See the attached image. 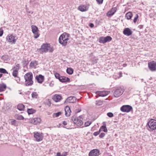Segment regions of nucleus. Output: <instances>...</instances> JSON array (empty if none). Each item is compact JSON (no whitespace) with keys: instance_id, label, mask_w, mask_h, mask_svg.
<instances>
[{"instance_id":"25","label":"nucleus","mask_w":156,"mask_h":156,"mask_svg":"<svg viewBox=\"0 0 156 156\" xmlns=\"http://www.w3.org/2000/svg\"><path fill=\"white\" fill-rule=\"evenodd\" d=\"M24 108V106L22 104H19L17 105V108L20 111L23 110Z\"/></svg>"},{"instance_id":"36","label":"nucleus","mask_w":156,"mask_h":156,"mask_svg":"<svg viewBox=\"0 0 156 156\" xmlns=\"http://www.w3.org/2000/svg\"><path fill=\"white\" fill-rule=\"evenodd\" d=\"M103 104L102 101L101 100L96 101V105H97L100 106L102 105Z\"/></svg>"},{"instance_id":"19","label":"nucleus","mask_w":156,"mask_h":156,"mask_svg":"<svg viewBox=\"0 0 156 156\" xmlns=\"http://www.w3.org/2000/svg\"><path fill=\"white\" fill-rule=\"evenodd\" d=\"M117 10V8L116 7L112 8L107 13V15L108 16H111L114 15Z\"/></svg>"},{"instance_id":"5","label":"nucleus","mask_w":156,"mask_h":156,"mask_svg":"<svg viewBox=\"0 0 156 156\" xmlns=\"http://www.w3.org/2000/svg\"><path fill=\"white\" fill-rule=\"evenodd\" d=\"M148 126V130L150 131H152L156 129V120L151 119L147 122V126Z\"/></svg>"},{"instance_id":"49","label":"nucleus","mask_w":156,"mask_h":156,"mask_svg":"<svg viewBox=\"0 0 156 156\" xmlns=\"http://www.w3.org/2000/svg\"><path fill=\"white\" fill-rule=\"evenodd\" d=\"M89 26L91 28H92L94 26V24L92 23H90L89 24Z\"/></svg>"},{"instance_id":"3","label":"nucleus","mask_w":156,"mask_h":156,"mask_svg":"<svg viewBox=\"0 0 156 156\" xmlns=\"http://www.w3.org/2000/svg\"><path fill=\"white\" fill-rule=\"evenodd\" d=\"M69 34L66 32L61 35L59 38V42L62 46H66L67 44V41L69 39Z\"/></svg>"},{"instance_id":"40","label":"nucleus","mask_w":156,"mask_h":156,"mask_svg":"<svg viewBox=\"0 0 156 156\" xmlns=\"http://www.w3.org/2000/svg\"><path fill=\"white\" fill-rule=\"evenodd\" d=\"M100 132L101 129H100L98 131L94 132L93 133V135L94 136H96L98 135L100 133Z\"/></svg>"},{"instance_id":"57","label":"nucleus","mask_w":156,"mask_h":156,"mask_svg":"<svg viewBox=\"0 0 156 156\" xmlns=\"http://www.w3.org/2000/svg\"><path fill=\"white\" fill-rule=\"evenodd\" d=\"M3 74H0V78L2 76Z\"/></svg>"},{"instance_id":"58","label":"nucleus","mask_w":156,"mask_h":156,"mask_svg":"<svg viewBox=\"0 0 156 156\" xmlns=\"http://www.w3.org/2000/svg\"><path fill=\"white\" fill-rule=\"evenodd\" d=\"M53 84H51V83H50V86L51 87H52L53 86Z\"/></svg>"},{"instance_id":"11","label":"nucleus","mask_w":156,"mask_h":156,"mask_svg":"<svg viewBox=\"0 0 156 156\" xmlns=\"http://www.w3.org/2000/svg\"><path fill=\"white\" fill-rule=\"evenodd\" d=\"M15 37L12 34L8 35L6 37V39L8 42L15 44L16 42V39H15Z\"/></svg>"},{"instance_id":"51","label":"nucleus","mask_w":156,"mask_h":156,"mask_svg":"<svg viewBox=\"0 0 156 156\" xmlns=\"http://www.w3.org/2000/svg\"><path fill=\"white\" fill-rule=\"evenodd\" d=\"M62 124L64 125H67V122L66 121H63L62 122Z\"/></svg>"},{"instance_id":"16","label":"nucleus","mask_w":156,"mask_h":156,"mask_svg":"<svg viewBox=\"0 0 156 156\" xmlns=\"http://www.w3.org/2000/svg\"><path fill=\"white\" fill-rule=\"evenodd\" d=\"M41 121V119L39 118H35L31 120V122L34 125H37Z\"/></svg>"},{"instance_id":"8","label":"nucleus","mask_w":156,"mask_h":156,"mask_svg":"<svg viewBox=\"0 0 156 156\" xmlns=\"http://www.w3.org/2000/svg\"><path fill=\"white\" fill-rule=\"evenodd\" d=\"M32 31L34 34V37L35 38H37L39 37L40 34L38 33L39 30L38 27L34 25H32L31 26Z\"/></svg>"},{"instance_id":"60","label":"nucleus","mask_w":156,"mask_h":156,"mask_svg":"<svg viewBox=\"0 0 156 156\" xmlns=\"http://www.w3.org/2000/svg\"><path fill=\"white\" fill-rule=\"evenodd\" d=\"M64 128H66L64 126H63Z\"/></svg>"},{"instance_id":"21","label":"nucleus","mask_w":156,"mask_h":156,"mask_svg":"<svg viewBox=\"0 0 156 156\" xmlns=\"http://www.w3.org/2000/svg\"><path fill=\"white\" fill-rule=\"evenodd\" d=\"M65 110L66 116H69L70 115V112H71L69 107L68 106H66L65 108Z\"/></svg>"},{"instance_id":"26","label":"nucleus","mask_w":156,"mask_h":156,"mask_svg":"<svg viewBox=\"0 0 156 156\" xmlns=\"http://www.w3.org/2000/svg\"><path fill=\"white\" fill-rule=\"evenodd\" d=\"M133 16L132 13L131 12H127L126 15V17L128 20L130 19Z\"/></svg>"},{"instance_id":"37","label":"nucleus","mask_w":156,"mask_h":156,"mask_svg":"<svg viewBox=\"0 0 156 156\" xmlns=\"http://www.w3.org/2000/svg\"><path fill=\"white\" fill-rule=\"evenodd\" d=\"M54 75L56 79H58L59 80V79H60V77H61V76H60V74L57 73H54Z\"/></svg>"},{"instance_id":"12","label":"nucleus","mask_w":156,"mask_h":156,"mask_svg":"<svg viewBox=\"0 0 156 156\" xmlns=\"http://www.w3.org/2000/svg\"><path fill=\"white\" fill-rule=\"evenodd\" d=\"M99 155V150L97 149H95L91 150L90 152L89 156H98Z\"/></svg>"},{"instance_id":"46","label":"nucleus","mask_w":156,"mask_h":156,"mask_svg":"<svg viewBox=\"0 0 156 156\" xmlns=\"http://www.w3.org/2000/svg\"><path fill=\"white\" fill-rule=\"evenodd\" d=\"M98 3L99 4H101L102 3L103 0H96Z\"/></svg>"},{"instance_id":"2","label":"nucleus","mask_w":156,"mask_h":156,"mask_svg":"<svg viewBox=\"0 0 156 156\" xmlns=\"http://www.w3.org/2000/svg\"><path fill=\"white\" fill-rule=\"evenodd\" d=\"M25 80V84L26 86H31L33 84V75L32 73H26L24 76Z\"/></svg>"},{"instance_id":"53","label":"nucleus","mask_w":156,"mask_h":156,"mask_svg":"<svg viewBox=\"0 0 156 156\" xmlns=\"http://www.w3.org/2000/svg\"><path fill=\"white\" fill-rule=\"evenodd\" d=\"M67 155V152H65L64 154H63L62 155V156H66Z\"/></svg>"},{"instance_id":"27","label":"nucleus","mask_w":156,"mask_h":156,"mask_svg":"<svg viewBox=\"0 0 156 156\" xmlns=\"http://www.w3.org/2000/svg\"><path fill=\"white\" fill-rule=\"evenodd\" d=\"M15 119L18 120H21L24 119V117L22 115L18 114L15 115Z\"/></svg>"},{"instance_id":"1","label":"nucleus","mask_w":156,"mask_h":156,"mask_svg":"<svg viewBox=\"0 0 156 156\" xmlns=\"http://www.w3.org/2000/svg\"><path fill=\"white\" fill-rule=\"evenodd\" d=\"M37 50L41 54H43L44 53H46L48 51L50 53L54 51V48L50 46V44L44 43Z\"/></svg>"},{"instance_id":"54","label":"nucleus","mask_w":156,"mask_h":156,"mask_svg":"<svg viewBox=\"0 0 156 156\" xmlns=\"http://www.w3.org/2000/svg\"><path fill=\"white\" fill-rule=\"evenodd\" d=\"M15 67H16L17 68H18L19 69V67H20V65L19 64H18L16 65V66Z\"/></svg>"},{"instance_id":"14","label":"nucleus","mask_w":156,"mask_h":156,"mask_svg":"<svg viewBox=\"0 0 156 156\" xmlns=\"http://www.w3.org/2000/svg\"><path fill=\"white\" fill-rule=\"evenodd\" d=\"M132 32H133L131 30L128 28H125L123 31V34L128 36L131 35L132 34Z\"/></svg>"},{"instance_id":"28","label":"nucleus","mask_w":156,"mask_h":156,"mask_svg":"<svg viewBox=\"0 0 156 156\" xmlns=\"http://www.w3.org/2000/svg\"><path fill=\"white\" fill-rule=\"evenodd\" d=\"M36 112V110L33 108L28 109H27V112L28 114H33L35 113Z\"/></svg>"},{"instance_id":"39","label":"nucleus","mask_w":156,"mask_h":156,"mask_svg":"<svg viewBox=\"0 0 156 156\" xmlns=\"http://www.w3.org/2000/svg\"><path fill=\"white\" fill-rule=\"evenodd\" d=\"M107 116L109 117H112L114 116L112 112H108L107 113Z\"/></svg>"},{"instance_id":"55","label":"nucleus","mask_w":156,"mask_h":156,"mask_svg":"<svg viewBox=\"0 0 156 156\" xmlns=\"http://www.w3.org/2000/svg\"><path fill=\"white\" fill-rule=\"evenodd\" d=\"M139 27L140 28V29H142L143 28V25H140V26H139Z\"/></svg>"},{"instance_id":"23","label":"nucleus","mask_w":156,"mask_h":156,"mask_svg":"<svg viewBox=\"0 0 156 156\" xmlns=\"http://www.w3.org/2000/svg\"><path fill=\"white\" fill-rule=\"evenodd\" d=\"M7 87L6 85L4 83L0 84V92L4 91Z\"/></svg>"},{"instance_id":"10","label":"nucleus","mask_w":156,"mask_h":156,"mask_svg":"<svg viewBox=\"0 0 156 156\" xmlns=\"http://www.w3.org/2000/svg\"><path fill=\"white\" fill-rule=\"evenodd\" d=\"M132 109V107L129 105L122 106L120 108L121 110L123 112H129Z\"/></svg>"},{"instance_id":"52","label":"nucleus","mask_w":156,"mask_h":156,"mask_svg":"<svg viewBox=\"0 0 156 156\" xmlns=\"http://www.w3.org/2000/svg\"><path fill=\"white\" fill-rule=\"evenodd\" d=\"M56 156H61V153L60 152H57V153Z\"/></svg>"},{"instance_id":"15","label":"nucleus","mask_w":156,"mask_h":156,"mask_svg":"<svg viewBox=\"0 0 156 156\" xmlns=\"http://www.w3.org/2000/svg\"><path fill=\"white\" fill-rule=\"evenodd\" d=\"M36 79L38 83H41L44 80V76L40 74L38 76H36Z\"/></svg>"},{"instance_id":"50","label":"nucleus","mask_w":156,"mask_h":156,"mask_svg":"<svg viewBox=\"0 0 156 156\" xmlns=\"http://www.w3.org/2000/svg\"><path fill=\"white\" fill-rule=\"evenodd\" d=\"M3 33V30L0 31V37L2 36Z\"/></svg>"},{"instance_id":"32","label":"nucleus","mask_w":156,"mask_h":156,"mask_svg":"<svg viewBox=\"0 0 156 156\" xmlns=\"http://www.w3.org/2000/svg\"><path fill=\"white\" fill-rule=\"evenodd\" d=\"M105 39L106 42H109L112 40V38L110 36H107L105 37Z\"/></svg>"},{"instance_id":"42","label":"nucleus","mask_w":156,"mask_h":156,"mask_svg":"<svg viewBox=\"0 0 156 156\" xmlns=\"http://www.w3.org/2000/svg\"><path fill=\"white\" fill-rule=\"evenodd\" d=\"M138 18V15L137 14H136L135 17H134L133 20V22L134 23H136Z\"/></svg>"},{"instance_id":"47","label":"nucleus","mask_w":156,"mask_h":156,"mask_svg":"<svg viewBox=\"0 0 156 156\" xmlns=\"http://www.w3.org/2000/svg\"><path fill=\"white\" fill-rule=\"evenodd\" d=\"M72 99H73L72 101H69V103H74V102H76V98L75 97V98H73Z\"/></svg>"},{"instance_id":"35","label":"nucleus","mask_w":156,"mask_h":156,"mask_svg":"<svg viewBox=\"0 0 156 156\" xmlns=\"http://www.w3.org/2000/svg\"><path fill=\"white\" fill-rule=\"evenodd\" d=\"M62 114L61 112H59L57 113H54L53 114V116L54 117H57L61 115Z\"/></svg>"},{"instance_id":"13","label":"nucleus","mask_w":156,"mask_h":156,"mask_svg":"<svg viewBox=\"0 0 156 156\" xmlns=\"http://www.w3.org/2000/svg\"><path fill=\"white\" fill-rule=\"evenodd\" d=\"M109 93V92L107 91H97L96 92V94L99 96L105 97L108 95Z\"/></svg>"},{"instance_id":"43","label":"nucleus","mask_w":156,"mask_h":156,"mask_svg":"<svg viewBox=\"0 0 156 156\" xmlns=\"http://www.w3.org/2000/svg\"><path fill=\"white\" fill-rule=\"evenodd\" d=\"M16 120H13L11 122V125L15 126H16Z\"/></svg>"},{"instance_id":"44","label":"nucleus","mask_w":156,"mask_h":156,"mask_svg":"<svg viewBox=\"0 0 156 156\" xmlns=\"http://www.w3.org/2000/svg\"><path fill=\"white\" fill-rule=\"evenodd\" d=\"M23 65L25 66H26L28 63V60H25L23 61Z\"/></svg>"},{"instance_id":"6","label":"nucleus","mask_w":156,"mask_h":156,"mask_svg":"<svg viewBox=\"0 0 156 156\" xmlns=\"http://www.w3.org/2000/svg\"><path fill=\"white\" fill-rule=\"evenodd\" d=\"M124 90L123 88L119 87L116 89L114 92V97L118 98L124 92Z\"/></svg>"},{"instance_id":"56","label":"nucleus","mask_w":156,"mask_h":156,"mask_svg":"<svg viewBox=\"0 0 156 156\" xmlns=\"http://www.w3.org/2000/svg\"><path fill=\"white\" fill-rule=\"evenodd\" d=\"M127 66V64H123V66L124 67H125Z\"/></svg>"},{"instance_id":"48","label":"nucleus","mask_w":156,"mask_h":156,"mask_svg":"<svg viewBox=\"0 0 156 156\" xmlns=\"http://www.w3.org/2000/svg\"><path fill=\"white\" fill-rule=\"evenodd\" d=\"M81 111V109L80 108H78L77 109L75 110V112L76 113H77L80 112Z\"/></svg>"},{"instance_id":"38","label":"nucleus","mask_w":156,"mask_h":156,"mask_svg":"<svg viewBox=\"0 0 156 156\" xmlns=\"http://www.w3.org/2000/svg\"><path fill=\"white\" fill-rule=\"evenodd\" d=\"M75 98V97L74 96H70L68 98H67L66 100H67V101L69 102V101H72L73 99L72 98Z\"/></svg>"},{"instance_id":"18","label":"nucleus","mask_w":156,"mask_h":156,"mask_svg":"<svg viewBox=\"0 0 156 156\" xmlns=\"http://www.w3.org/2000/svg\"><path fill=\"white\" fill-rule=\"evenodd\" d=\"M62 97L61 96L55 94L53 97V100L55 102L59 101L62 99Z\"/></svg>"},{"instance_id":"22","label":"nucleus","mask_w":156,"mask_h":156,"mask_svg":"<svg viewBox=\"0 0 156 156\" xmlns=\"http://www.w3.org/2000/svg\"><path fill=\"white\" fill-rule=\"evenodd\" d=\"M59 80L62 82H69L70 81V79L68 77L64 76H61Z\"/></svg>"},{"instance_id":"24","label":"nucleus","mask_w":156,"mask_h":156,"mask_svg":"<svg viewBox=\"0 0 156 156\" xmlns=\"http://www.w3.org/2000/svg\"><path fill=\"white\" fill-rule=\"evenodd\" d=\"M14 69H15L12 73V75L15 77H16L17 76L18 74V70L19 69L18 68H17L16 67H14Z\"/></svg>"},{"instance_id":"45","label":"nucleus","mask_w":156,"mask_h":156,"mask_svg":"<svg viewBox=\"0 0 156 156\" xmlns=\"http://www.w3.org/2000/svg\"><path fill=\"white\" fill-rule=\"evenodd\" d=\"M105 135V134L104 133H101L99 136V137L100 138H102Z\"/></svg>"},{"instance_id":"34","label":"nucleus","mask_w":156,"mask_h":156,"mask_svg":"<svg viewBox=\"0 0 156 156\" xmlns=\"http://www.w3.org/2000/svg\"><path fill=\"white\" fill-rule=\"evenodd\" d=\"M32 97L33 98H36L38 95V94L36 92H33L31 94Z\"/></svg>"},{"instance_id":"4","label":"nucleus","mask_w":156,"mask_h":156,"mask_svg":"<svg viewBox=\"0 0 156 156\" xmlns=\"http://www.w3.org/2000/svg\"><path fill=\"white\" fill-rule=\"evenodd\" d=\"M83 115H81L78 117L74 115L71 117V120L73 123L78 126H80L83 124Z\"/></svg>"},{"instance_id":"30","label":"nucleus","mask_w":156,"mask_h":156,"mask_svg":"<svg viewBox=\"0 0 156 156\" xmlns=\"http://www.w3.org/2000/svg\"><path fill=\"white\" fill-rule=\"evenodd\" d=\"M101 129H101H103V131L105 132H107L108 130L106 128V125L105 124H104L103 126H102L100 128Z\"/></svg>"},{"instance_id":"17","label":"nucleus","mask_w":156,"mask_h":156,"mask_svg":"<svg viewBox=\"0 0 156 156\" xmlns=\"http://www.w3.org/2000/svg\"><path fill=\"white\" fill-rule=\"evenodd\" d=\"M88 8L85 5H81L78 7V9L81 12H84L87 11Z\"/></svg>"},{"instance_id":"59","label":"nucleus","mask_w":156,"mask_h":156,"mask_svg":"<svg viewBox=\"0 0 156 156\" xmlns=\"http://www.w3.org/2000/svg\"><path fill=\"white\" fill-rule=\"evenodd\" d=\"M96 98H97L98 97V96H96Z\"/></svg>"},{"instance_id":"7","label":"nucleus","mask_w":156,"mask_h":156,"mask_svg":"<svg viewBox=\"0 0 156 156\" xmlns=\"http://www.w3.org/2000/svg\"><path fill=\"white\" fill-rule=\"evenodd\" d=\"M34 137L35 138L37 141L39 142L42 140L44 137L43 133L38 132H34Z\"/></svg>"},{"instance_id":"9","label":"nucleus","mask_w":156,"mask_h":156,"mask_svg":"<svg viewBox=\"0 0 156 156\" xmlns=\"http://www.w3.org/2000/svg\"><path fill=\"white\" fill-rule=\"evenodd\" d=\"M148 67L151 71L154 72L156 71V62L152 61L148 62Z\"/></svg>"},{"instance_id":"41","label":"nucleus","mask_w":156,"mask_h":156,"mask_svg":"<svg viewBox=\"0 0 156 156\" xmlns=\"http://www.w3.org/2000/svg\"><path fill=\"white\" fill-rule=\"evenodd\" d=\"M91 123V122L89 121L86 122L85 123L84 125L85 126H88L90 125Z\"/></svg>"},{"instance_id":"33","label":"nucleus","mask_w":156,"mask_h":156,"mask_svg":"<svg viewBox=\"0 0 156 156\" xmlns=\"http://www.w3.org/2000/svg\"><path fill=\"white\" fill-rule=\"evenodd\" d=\"M0 73L4 74L8 73L5 69L2 68H0Z\"/></svg>"},{"instance_id":"29","label":"nucleus","mask_w":156,"mask_h":156,"mask_svg":"<svg viewBox=\"0 0 156 156\" xmlns=\"http://www.w3.org/2000/svg\"><path fill=\"white\" fill-rule=\"evenodd\" d=\"M73 70L71 68H67L66 69V72L67 73L70 75L72 74L73 73Z\"/></svg>"},{"instance_id":"31","label":"nucleus","mask_w":156,"mask_h":156,"mask_svg":"<svg viewBox=\"0 0 156 156\" xmlns=\"http://www.w3.org/2000/svg\"><path fill=\"white\" fill-rule=\"evenodd\" d=\"M99 42L100 43H106L105 40V37H100L99 39Z\"/></svg>"},{"instance_id":"20","label":"nucleus","mask_w":156,"mask_h":156,"mask_svg":"<svg viewBox=\"0 0 156 156\" xmlns=\"http://www.w3.org/2000/svg\"><path fill=\"white\" fill-rule=\"evenodd\" d=\"M38 64V62L37 61H32L30 64V66L31 68H36Z\"/></svg>"}]
</instances>
